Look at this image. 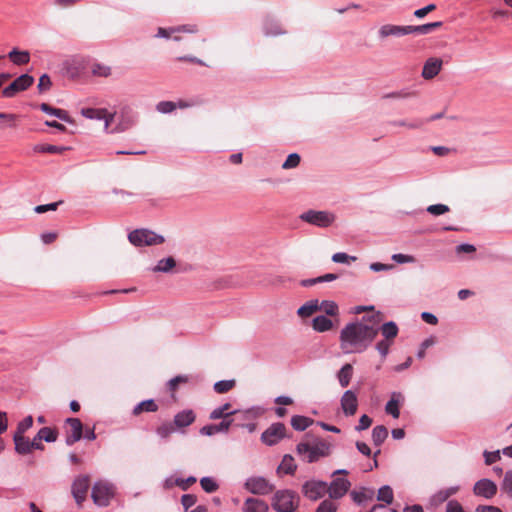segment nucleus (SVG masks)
<instances>
[{
	"instance_id": "1",
	"label": "nucleus",
	"mask_w": 512,
	"mask_h": 512,
	"mask_svg": "<svg viewBox=\"0 0 512 512\" xmlns=\"http://www.w3.org/2000/svg\"><path fill=\"white\" fill-rule=\"evenodd\" d=\"M378 329L364 320L346 324L339 335L340 348L345 354L365 351L377 336Z\"/></svg>"
},
{
	"instance_id": "2",
	"label": "nucleus",
	"mask_w": 512,
	"mask_h": 512,
	"mask_svg": "<svg viewBox=\"0 0 512 512\" xmlns=\"http://www.w3.org/2000/svg\"><path fill=\"white\" fill-rule=\"evenodd\" d=\"M297 452L304 461L312 463L330 455L331 444L323 440H316L313 443L302 442L297 445Z\"/></svg>"
},
{
	"instance_id": "3",
	"label": "nucleus",
	"mask_w": 512,
	"mask_h": 512,
	"mask_svg": "<svg viewBox=\"0 0 512 512\" xmlns=\"http://www.w3.org/2000/svg\"><path fill=\"white\" fill-rule=\"evenodd\" d=\"M116 493L114 484L99 480L96 481L92 487L91 497L95 505L99 507H106L110 504Z\"/></svg>"
},
{
	"instance_id": "4",
	"label": "nucleus",
	"mask_w": 512,
	"mask_h": 512,
	"mask_svg": "<svg viewBox=\"0 0 512 512\" xmlns=\"http://www.w3.org/2000/svg\"><path fill=\"white\" fill-rule=\"evenodd\" d=\"M271 505L277 512H294L299 505V498L291 490H279L274 494Z\"/></svg>"
},
{
	"instance_id": "5",
	"label": "nucleus",
	"mask_w": 512,
	"mask_h": 512,
	"mask_svg": "<svg viewBox=\"0 0 512 512\" xmlns=\"http://www.w3.org/2000/svg\"><path fill=\"white\" fill-rule=\"evenodd\" d=\"M128 239L135 246H151L164 242L163 236L148 229H136L129 233Z\"/></svg>"
},
{
	"instance_id": "6",
	"label": "nucleus",
	"mask_w": 512,
	"mask_h": 512,
	"mask_svg": "<svg viewBox=\"0 0 512 512\" xmlns=\"http://www.w3.org/2000/svg\"><path fill=\"white\" fill-rule=\"evenodd\" d=\"M300 219L311 225L325 228L332 225L336 217L328 211L308 210L300 215Z\"/></svg>"
},
{
	"instance_id": "7",
	"label": "nucleus",
	"mask_w": 512,
	"mask_h": 512,
	"mask_svg": "<svg viewBox=\"0 0 512 512\" xmlns=\"http://www.w3.org/2000/svg\"><path fill=\"white\" fill-rule=\"evenodd\" d=\"M245 488L252 494L267 495L273 491L274 486L264 477L253 476L246 480Z\"/></svg>"
},
{
	"instance_id": "8",
	"label": "nucleus",
	"mask_w": 512,
	"mask_h": 512,
	"mask_svg": "<svg viewBox=\"0 0 512 512\" xmlns=\"http://www.w3.org/2000/svg\"><path fill=\"white\" fill-rule=\"evenodd\" d=\"M34 82V78L28 74H23L16 78L9 86L2 90V95L5 98H12L17 93L26 90Z\"/></svg>"
},
{
	"instance_id": "9",
	"label": "nucleus",
	"mask_w": 512,
	"mask_h": 512,
	"mask_svg": "<svg viewBox=\"0 0 512 512\" xmlns=\"http://www.w3.org/2000/svg\"><path fill=\"white\" fill-rule=\"evenodd\" d=\"M497 491V484L488 478L476 481L473 486L474 495L487 500L492 499L497 494Z\"/></svg>"
},
{
	"instance_id": "10",
	"label": "nucleus",
	"mask_w": 512,
	"mask_h": 512,
	"mask_svg": "<svg viewBox=\"0 0 512 512\" xmlns=\"http://www.w3.org/2000/svg\"><path fill=\"white\" fill-rule=\"evenodd\" d=\"M90 485V477L88 475H79L72 484V495L78 505L86 500L87 492Z\"/></svg>"
},
{
	"instance_id": "11",
	"label": "nucleus",
	"mask_w": 512,
	"mask_h": 512,
	"mask_svg": "<svg viewBox=\"0 0 512 512\" xmlns=\"http://www.w3.org/2000/svg\"><path fill=\"white\" fill-rule=\"evenodd\" d=\"M286 427L282 423H274L266 429L262 435L261 440L271 446L278 443L285 436Z\"/></svg>"
},
{
	"instance_id": "12",
	"label": "nucleus",
	"mask_w": 512,
	"mask_h": 512,
	"mask_svg": "<svg viewBox=\"0 0 512 512\" xmlns=\"http://www.w3.org/2000/svg\"><path fill=\"white\" fill-rule=\"evenodd\" d=\"M66 424V444L70 446L82 438L83 425L78 418H68Z\"/></svg>"
},
{
	"instance_id": "13",
	"label": "nucleus",
	"mask_w": 512,
	"mask_h": 512,
	"mask_svg": "<svg viewBox=\"0 0 512 512\" xmlns=\"http://www.w3.org/2000/svg\"><path fill=\"white\" fill-rule=\"evenodd\" d=\"M340 405L346 416H354L358 408L357 394L352 390H346L341 396Z\"/></svg>"
},
{
	"instance_id": "14",
	"label": "nucleus",
	"mask_w": 512,
	"mask_h": 512,
	"mask_svg": "<svg viewBox=\"0 0 512 512\" xmlns=\"http://www.w3.org/2000/svg\"><path fill=\"white\" fill-rule=\"evenodd\" d=\"M351 484L346 478H335L329 486L327 491L329 497L332 499L342 498L349 490Z\"/></svg>"
},
{
	"instance_id": "15",
	"label": "nucleus",
	"mask_w": 512,
	"mask_h": 512,
	"mask_svg": "<svg viewBox=\"0 0 512 512\" xmlns=\"http://www.w3.org/2000/svg\"><path fill=\"white\" fill-rule=\"evenodd\" d=\"M327 491V484L322 481H309L303 486L304 495L311 499L317 500L321 498Z\"/></svg>"
},
{
	"instance_id": "16",
	"label": "nucleus",
	"mask_w": 512,
	"mask_h": 512,
	"mask_svg": "<svg viewBox=\"0 0 512 512\" xmlns=\"http://www.w3.org/2000/svg\"><path fill=\"white\" fill-rule=\"evenodd\" d=\"M84 68V61L79 57H71L63 62V71L70 78L79 76Z\"/></svg>"
},
{
	"instance_id": "17",
	"label": "nucleus",
	"mask_w": 512,
	"mask_h": 512,
	"mask_svg": "<svg viewBox=\"0 0 512 512\" xmlns=\"http://www.w3.org/2000/svg\"><path fill=\"white\" fill-rule=\"evenodd\" d=\"M135 123V116L127 107L122 108L119 123L113 128V132L121 133L131 128Z\"/></svg>"
},
{
	"instance_id": "18",
	"label": "nucleus",
	"mask_w": 512,
	"mask_h": 512,
	"mask_svg": "<svg viewBox=\"0 0 512 512\" xmlns=\"http://www.w3.org/2000/svg\"><path fill=\"white\" fill-rule=\"evenodd\" d=\"M232 425V420L224 419L219 424H210L203 426L200 429V433L205 436H212L217 433H226L229 431L230 427Z\"/></svg>"
},
{
	"instance_id": "19",
	"label": "nucleus",
	"mask_w": 512,
	"mask_h": 512,
	"mask_svg": "<svg viewBox=\"0 0 512 512\" xmlns=\"http://www.w3.org/2000/svg\"><path fill=\"white\" fill-rule=\"evenodd\" d=\"M411 34V26L383 25L379 30L382 38Z\"/></svg>"
},
{
	"instance_id": "20",
	"label": "nucleus",
	"mask_w": 512,
	"mask_h": 512,
	"mask_svg": "<svg viewBox=\"0 0 512 512\" xmlns=\"http://www.w3.org/2000/svg\"><path fill=\"white\" fill-rule=\"evenodd\" d=\"M333 319L326 315H318L312 320V328L319 333L330 331L334 328Z\"/></svg>"
},
{
	"instance_id": "21",
	"label": "nucleus",
	"mask_w": 512,
	"mask_h": 512,
	"mask_svg": "<svg viewBox=\"0 0 512 512\" xmlns=\"http://www.w3.org/2000/svg\"><path fill=\"white\" fill-rule=\"evenodd\" d=\"M442 67V60L438 58H430L428 59L422 70V76L425 79H432L434 78L441 70Z\"/></svg>"
},
{
	"instance_id": "22",
	"label": "nucleus",
	"mask_w": 512,
	"mask_h": 512,
	"mask_svg": "<svg viewBox=\"0 0 512 512\" xmlns=\"http://www.w3.org/2000/svg\"><path fill=\"white\" fill-rule=\"evenodd\" d=\"M195 418L196 416L193 410H182L174 416V425L177 428H184L191 425L195 421Z\"/></svg>"
},
{
	"instance_id": "23",
	"label": "nucleus",
	"mask_w": 512,
	"mask_h": 512,
	"mask_svg": "<svg viewBox=\"0 0 512 512\" xmlns=\"http://www.w3.org/2000/svg\"><path fill=\"white\" fill-rule=\"evenodd\" d=\"M318 311L323 312L324 315L329 316L334 319H338L339 317V306L333 300H318Z\"/></svg>"
},
{
	"instance_id": "24",
	"label": "nucleus",
	"mask_w": 512,
	"mask_h": 512,
	"mask_svg": "<svg viewBox=\"0 0 512 512\" xmlns=\"http://www.w3.org/2000/svg\"><path fill=\"white\" fill-rule=\"evenodd\" d=\"M13 441L15 451L20 455H27L31 453L30 439L25 437V434H13Z\"/></svg>"
},
{
	"instance_id": "25",
	"label": "nucleus",
	"mask_w": 512,
	"mask_h": 512,
	"mask_svg": "<svg viewBox=\"0 0 512 512\" xmlns=\"http://www.w3.org/2000/svg\"><path fill=\"white\" fill-rule=\"evenodd\" d=\"M402 400V395L400 393L393 392L391 395V399L387 402L385 406V411L387 414L393 416V418L397 419L400 416V401Z\"/></svg>"
},
{
	"instance_id": "26",
	"label": "nucleus",
	"mask_w": 512,
	"mask_h": 512,
	"mask_svg": "<svg viewBox=\"0 0 512 512\" xmlns=\"http://www.w3.org/2000/svg\"><path fill=\"white\" fill-rule=\"evenodd\" d=\"M268 505L263 500L248 498L243 507L244 512H268Z\"/></svg>"
},
{
	"instance_id": "27",
	"label": "nucleus",
	"mask_w": 512,
	"mask_h": 512,
	"mask_svg": "<svg viewBox=\"0 0 512 512\" xmlns=\"http://www.w3.org/2000/svg\"><path fill=\"white\" fill-rule=\"evenodd\" d=\"M231 404L225 403L215 409H213L209 415V418L211 420H217V419H227L228 416L234 415L237 413V410H231Z\"/></svg>"
},
{
	"instance_id": "28",
	"label": "nucleus",
	"mask_w": 512,
	"mask_h": 512,
	"mask_svg": "<svg viewBox=\"0 0 512 512\" xmlns=\"http://www.w3.org/2000/svg\"><path fill=\"white\" fill-rule=\"evenodd\" d=\"M40 109L44 113H46L48 115H51V116H55V117H57L58 119H60L62 121H65V122H68V123L71 122V119H70V116H69L68 112L63 110V109L53 108V107L49 106L46 103H42L40 105Z\"/></svg>"
},
{
	"instance_id": "29",
	"label": "nucleus",
	"mask_w": 512,
	"mask_h": 512,
	"mask_svg": "<svg viewBox=\"0 0 512 512\" xmlns=\"http://www.w3.org/2000/svg\"><path fill=\"white\" fill-rule=\"evenodd\" d=\"M318 311V299H312L298 308L297 314L302 318L310 317Z\"/></svg>"
},
{
	"instance_id": "30",
	"label": "nucleus",
	"mask_w": 512,
	"mask_h": 512,
	"mask_svg": "<svg viewBox=\"0 0 512 512\" xmlns=\"http://www.w3.org/2000/svg\"><path fill=\"white\" fill-rule=\"evenodd\" d=\"M353 367L351 364H345L338 372V381L341 387H347L352 379Z\"/></svg>"
},
{
	"instance_id": "31",
	"label": "nucleus",
	"mask_w": 512,
	"mask_h": 512,
	"mask_svg": "<svg viewBox=\"0 0 512 512\" xmlns=\"http://www.w3.org/2000/svg\"><path fill=\"white\" fill-rule=\"evenodd\" d=\"M8 57L16 65H24L30 61V53L28 51L13 49L9 52Z\"/></svg>"
},
{
	"instance_id": "32",
	"label": "nucleus",
	"mask_w": 512,
	"mask_h": 512,
	"mask_svg": "<svg viewBox=\"0 0 512 512\" xmlns=\"http://www.w3.org/2000/svg\"><path fill=\"white\" fill-rule=\"evenodd\" d=\"M81 115L90 120H99L105 118L106 108H83Z\"/></svg>"
},
{
	"instance_id": "33",
	"label": "nucleus",
	"mask_w": 512,
	"mask_h": 512,
	"mask_svg": "<svg viewBox=\"0 0 512 512\" xmlns=\"http://www.w3.org/2000/svg\"><path fill=\"white\" fill-rule=\"evenodd\" d=\"M296 470L294 459L290 455H285L278 466V472L282 474H293Z\"/></svg>"
},
{
	"instance_id": "34",
	"label": "nucleus",
	"mask_w": 512,
	"mask_h": 512,
	"mask_svg": "<svg viewBox=\"0 0 512 512\" xmlns=\"http://www.w3.org/2000/svg\"><path fill=\"white\" fill-rule=\"evenodd\" d=\"M187 104H184L180 102L179 104H176L172 101H161L156 105V110L159 113L167 114L173 112L177 107L179 108H185L187 107Z\"/></svg>"
},
{
	"instance_id": "35",
	"label": "nucleus",
	"mask_w": 512,
	"mask_h": 512,
	"mask_svg": "<svg viewBox=\"0 0 512 512\" xmlns=\"http://www.w3.org/2000/svg\"><path fill=\"white\" fill-rule=\"evenodd\" d=\"M158 409V406L157 404L154 402V400L152 399H149V400H144L142 402H140L139 404H137L134 409H133V414L134 415H139L140 413H142L143 411H146V412H155L157 411Z\"/></svg>"
},
{
	"instance_id": "36",
	"label": "nucleus",
	"mask_w": 512,
	"mask_h": 512,
	"mask_svg": "<svg viewBox=\"0 0 512 512\" xmlns=\"http://www.w3.org/2000/svg\"><path fill=\"white\" fill-rule=\"evenodd\" d=\"M312 420L305 416L296 415L291 419L292 427L297 431H303L312 424Z\"/></svg>"
},
{
	"instance_id": "37",
	"label": "nucleus",
	"mask_w": 512,
	"mask_h": 512,
	"mask_svg": "<svg viewBox=\"0 0 512 512\" xmlns=\"http://www.w3.org/2000/svg\"><path fill=\"white\" fill-rule=\"evenodd\" d=\"M388 436V430L382 425L375 426L372 430V440L375 445H381Z\"/></svg>"
},
{
	"instance_id": "38",
	"label": "nucleus",
	"mask_w": 512,
	"mask_h": 512,
	"mask_svg": "<svg viewBox=\"0 0 512 512\" xmlns=\"http://www.w3.org/2000/svg\"><path fill=\"white\" fill-rule=\"evenodd\" d=\"M39 438L42 439V441L53 443L58 438V432L56 429L50 428V427H43L38 431Z\"/></svg>"
},
{
	"instance_id": "39",
	"label": "nucleus",
	"mask_w": 512,
	"mask_h": 512,
	"mask_svg": "<svg viewBox=\"0 0 512 512\" xmlns=\"http://www.w3.org/2000/svg\"><path fill=\"white\" fill-rule=\"evenodd\" d=\"M176 265L174 258L167 257L158 261L157 265L153 268L155 272H169Z\"/></svg>"
},
{
	"instance_id": "40",
	"label": "nucleus",
	"mask_w": 512,
	"mask_h": 512,
	"mask_svg": "<svg viewBox=\"0 0 512 512\" xmlns=\"http://www.w3.org/2000/svg\"><path fill=\"white\" fill-rule=\"evenodd\" d=\"M381 333L385 337L386 340L394 339L398 334L397 325L390 321L382 325Z\"/></svg>"
},
{
	"instance_id": "41",
	"label": "nucleus",
	"mask_w": 512,
	"mask_h": 512,
	"mask_svg": "<svg viewBox=\"0 0 512 512\" xmlns=\"http://www.w3.org/2000/svg\"><path fill=\"white\" fill-rule=\"evenodd\" d=\"M91 72L97 77H109L111 75V67L103 63H94Z\"/></svg>"
},
{
	"instance_id": "42",
	"label": "nucleus",
	"mask_w": 512,
	"mask_h": 512,
	"mask_svg": "<svg viewBox=\"0 0 512 512\" xmlns=\"http://www.w3.org/2000/svg\"><path fill=\"white\" fill-rule=\"evenodd\" d=\"M442 26V22H432L427 23L419 26H411V33H420V34H427L433 29L439 28Z\"/></svg>"
},
{
	"instance_id": "43",
	"label": "nucleus",
	"mask_w": 512,
	"mask_h": 512,
	"mask_svg": "<svg viewBox=\"0 0 512 512\" xmlns=\"http://www.w3.org/2000/svg\"><path fill=\"white\" fill-rule=\"evenodd\" d=\"M377 499L379 501H383L386 504H391L393 501V491L392 488L388 485L382 486L378 490Z\"/></svg>"
},
{
	"instance_id": "44",
	"label": "nucleus",
	"mask_w": 512,
	"mask_h": 512,
	"mask_svg": "<svg viewBox=\"0 0 512 512\" xmlns=\"http://www.w3.org/2000/svg\"><path fill=\"white\" fill-rule=\"evenodd\" d=\"M235 386V380H221L214 384V390L219 393L223 394L228 391H230Z\"/></svg>"
},
{
	"instance_id": "45",
	"label": "nucleus",
	"mask_w": 512,
	"mask_h": 512,
	"mask_svg": "<svg viewBox=\"0 0 512 512\" xmlns=\"http://www.w3.org/2000/svg\"><path fill=\"white\" fill-rule=\"evenodd\" d=\"M202 489L207 493L215 492L218 489L217 482L211 477H203L200 480Z\"/></svg>"
},
{
	"instance_id": "46",
	"label": "nucleus",
	"mask_w": 512,
	"mask_h": 512,
	"mask_svg": "<svg viewBox=\"0 0 512 512\" xmlns=\"http://www.w3.org/2000/svg\"><path fill=\"white\" fill-rule=\"evenodd\" d=\"M33 426V417L28 415L17 424L15 434H25Z\"/></svg>"
},
{
	"instance_id": "47",
	"label": "nucleus",
	"mask_w": 512,
	"mask_h": 512,
	"mask_svg": "<svg viewBox=\"0 0 512 512\" xmlns=\"http://www.w3.org/2000/svg\"><path fill=\"white\" fill-rule=\"evenodd\" d=\"M501 489L510 498H512V470L506 471L503 482L501 484Z\"/></svg>"
},
{
	"instance_id": "48",
	"label": "nucleus",
	"mask_w": 512,
	"mask_h": 512,
	"mask_svg": "<svg viewBox=\"0 0 512 512\" xmlns=\"http://www.w3.org/2000/svg\"><path fill=\"white\" fill-rule=\"evenodd\" d=\"M174 431L175 428L171 423H163L156 429L157 435L162 439L168 438Z\"/></svg>"
},
{
	"instance_id": "49",
	"label": "nucleus",
	"mask_w": 512,
	"mask_h": 512,
	"mask_svg": "<svg viewBox=\"0 0 512 512\" xmlns=\"http://www.w3.org/2000/svg\"><path fill=\"white\" fill-rule=\"evenodd\" d=\"M356 260H357V257L350 256L344 252H338L332 256V261L335 263L348 264L350 261L354 262Z\"/></svg>"
},
{
	"instance_id": "50",
	"label": "nucleus",
	"mask_w": 512,
	"mask_h": 512,
	"mask_svg": "<svg viewBox=\"0 0 512 512\" xmlns=\"http://www.w3.org/2000/svg\"><path fill=\"white\" fill-rule=\"evenodd\" d=\"M175 31H186V32L192 33L195 31V29H194V27L188 29V28H186V26H183V27L177 28V29H170V30H167L165 28H159L156 36L161 37V38H168L171 35V33H174Z\"/></svg>"
},
{
	"instance_id": "51",
	"label": "nucleus",
	"mask_w": 512,
	"mask_h": 512,
	"mask_svg": "<svg viewBox=\"0 0 512 512\" xmlns=\"http://www.w3.org/2000/svg\"><path fill=\"white\" fill-rule=\"evenodd\" d=\"M300 163V156L297 153L290 154L282 165L284 169L295 168Z\"/></svg>"
},
{
	"instance_id": "52",
	"label": "nucleus",
	"mask_w": 512,
	"mask_h": 512,
	"mask_svg": "<svg viewBox=\"0 0 512 512\" xmlns=\"http://www.w3.org/2000/svg\"><path fill=\"white\" fill-rule=\"evenodd\" d=\"M427 211L435 216L445 214L449 211V207L445 204H434L427 208Z\"/></svg>"
},
{
	"instance_id": "53",
	"label": "nucleus",
	"mask_w": 512,
	"mask_h": 512,
	"mask_svg": "<svg viewBox=\"0 0 512 512\" xmlns=\"http://www.w3.org/2000/svg\"><path fill=\"white\" fill-rule=\"evenodd\" d=\"M483 456H484L486 465H491L501 459L499 450L492 451V452L484 451Z\"/></svg>"
},
{
	"instance_id": "54",
	"label": "nucleus",
	"mask_w": 512,
	"mask_h": 512,
	"mask_svg": "<svg viewBox=\"0 0 512 512\" xmlns=\"http://www.w3.org/2000/svg\"><path fill=\"white\" fill-rule=\"evenodd\" d=\"M372 494L373 492H370L369 495H367L366 491L365 490H362V491H353L351 492V497L352 499L358 503V504H361L363 503L364 501H366L367 499H371L372 498Z\"/></svg>"
},
{
	"instance_id": "55",
	"label": "nucleus",
	"mask_w": 512,
	"mask_h": 512,
	"mask_svg": "<svg viewBox=\"0 0 512 512\" xmlns=\"http://www.w3.org/2000/svg\"><path fill=\"white\" fill-rule=\"evenodd\" d=\"M337 505L331 500H324L320 503L316 512H336Z\"/></svg>"
},
{
	"instance_id": "56",
	"label": "nucleus",
	"mask_w": 512,
	"mask_h": 512,
	"mask_svg": "<svg viewBox=\"0 0 512 512\" xmlns=\"http://www.w3.org/2000/svg\"><path fill=\"white\" fill-rule=\"evenodd\" d=\"M188 380H189L188 376H185V375L176 376L168 382L169 389L172 392H175L179 384L187 383Z\"/></svg>"
},
{
	"instance_id": "57",
	"label": "nucleus",
	"mask_w": 512,
	"mask_h": 512,
	"mask_svg": "<svg viewBox=\"0 0 512 512\" xmlns=\"http://www.w3.org/2000/svg\"><path fill=\"white\" fill-rule=\"evenodd\" d=\"M114 118H115V113L109 112L108 109H106L105 118H102V120H101L104 122V131L106 133H114L113 129H110L111 123L113 122Z\"/></svg>"
},
{
	"instance_id": "58",
	"label": "nucleus",
	"mask_w": 512,
	"mask_h": 512,
	"mask_svg": "<svg viewBox=\"0 0 512 512\" xmlns=\"http://www.w3.org/2000/svg\"><path fill=\"white\" fill-rule=\"evenodd\" d=\"M197 501V498L195 495L192 494H184L181 497V503L185 510H188L190 507L194 506Z\"/></svg>"
},
{
	"instance_id": "59",
	"label": "nucleus",
	"mask_w": 512,
	"mask_h": 512,
	"mask_svg": "<svg viewBox=\"0 0 512 512\" xmlns=\"http://www.w3.org/2000/svg\"><path fill=\"white\" fill-rule=\"evenodd\" d=\"M392 260H394L396 263L404 264V263H413L415 261V258L411 255L398 253V254L392 255Z\"/></svg>"
},
{
	"instance_id": "60",
	"label": "nucleus",
	"mask_w": 512,
	"mask_h": 512,
	"mask_svg": "<svg viewBox=\"0 0 512 512\" xmlns=\"http://www.w3.org/2000/svg\"><path fill=\"white\" fill-rule=\"evenodd\" d=\"M51 85H52L51 79L47 74H43L39 78L38 89L41 92L49 90L51 88Z\"/></svg>"
},
{
	"instance_id": "61",
	"label": "nucleus",
	"mask_w": 512,
	"mask_h": 512,
	"mask_svg": "<svg viewBox=\"0 0 512 512\" xmlns=\"http://www.w3.org/2000/svg\"><path fill=\"white\" fill-rule=\"evenodd\" d=\"M371 424H372V419L368 415L364 414L360 417L359 423L356 426V430H358V431L366 430L371 426Z\"/></svg>"
},
{
	"instance_id": "62",
	"label": "nucleus",
	"mask_w": 512,
	"mask_h": 512,
	"mask_svg": "<svg viewBox=\"0 0 512 512\" xmlns=\"http://www.w3.org/2000/svg\"><path fill=\"white\" fill-rule=\"evenodd\" d=\"M446 512H465V510L457 500H450L446 504Z\"/></svg>"
},
{
	"instance_id": "63",
	"label": "nucleus",
	"mask_w": 512,
	"mask_h": 512,
	"mask_svg": "<svg viewBox=\"0 0 512 512\" xmlns=\"http://www.w3.org/2000/svg\"><path fill=\"white\" fill-rule=\"evenodd\" d=\"M435 9H436V5L435 4H429V5H427V6L423 7V8L415 10L414 15L417 18H423L429 12H431V11H433Z\"/></svg>"
},
{
	"instance_id": "64",
	"label": "nucleus",
	"mask_w": 512,
	"mask_h": 512,
	"mask_svg": "<svg viewBox=\"0 0 512 512\" xmlns=\"http://www.w3.org/2000/svg\"><path fill=\"white\" fill-rule=\"evenodd\" d=\"M475 512H502V510L494 505H478Z\"/></svg>"
}]
</instances>
